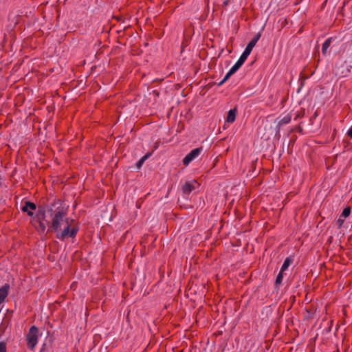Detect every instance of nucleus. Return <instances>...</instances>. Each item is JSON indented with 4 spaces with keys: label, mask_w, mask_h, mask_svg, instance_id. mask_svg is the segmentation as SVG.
Instances as JSON below:
<instances>
[{
    "label": "nucleus",
    "mask_w": 352,
    "mask_h": 352,
    "mask_svg": "<svg viewBox=\"0 0 352 352\" xmlns=\"http://www.w3.org/2000/svg\"><path fill=\"white\" fill-rule=\"evenodd\" d=\"M291 121V116L289 115H287L285 117H283L278 123L276 126V135L280 136V127L281 125L288 124Z\"/></svg>",
    "instance_id": "nucleus-9"
},
{
    "label": "nucleus",
    "mask_w": 352,
    "mask_h": 352,
    "mask_svg": "<svg viewBox=\"0 0 352 352\" xmlns=\"http://www.w3.org/2000/svg\"><path fill=\"white\" fill-rule=\"evenodd\" d=\"M153 93L156 95V96H159V92L157 91H153Z\"/></svg>",
    "instance_id": "nucleus-30"
},
{
    "label": "nucleus",
    "mask_w": 352,
    "mask_h": 352,
    "mask_svg": "<svg viewBox=\"0 0 352 352\" xmlns=\"http://www.w3.org/2000/svg\"><path fill=\"white\" fill-rule=\"evenodd\" d=\"M10 288V286L8 283H6L0 287V305L2 304L8 297Z\"/></svg>",
    "instance_id": "nucleus-8"
},
{
    "label": "nucleus",
    "mask_w": 352,
    "mask_h": 352,
    "mask_svg": "<svg viewBox=\"0 0 352 352\" xmlns=\"http://www.w3.org/2000/svg\"><path fill=\"white\" fill-rule=\"evenodd\" d=\"M298 131H299L300 133H302L303 129H302V128H301L300 126H298Z\"/></svg>",
    "instance_id": "nucleus-29"
},
{
    "label": "nucleus",
    "mask_w": 352,
    "mask_h": 352,
    "mask_svg": "<svg viewBox=\"0 0 352 352\" xmlns=\"http://www.w3.org/2000/svg\"><path fill=\"white\" fill-rule=\"evenodd\" d=\"M68 206L65 209L58 210L53 217L51 221H47V232H55L56 238L63 241L66 238L70 237L74 239L79 230L77 226L70 228L69 218L66 217Z\"/></svg>",
    "instance_id": "nucleus-1"
},
{
    "label": "nucleus",
    "mask_w": 352,
    "mask_h": 352,
    "mask_svg": "<svg viewBox=\"0 0 352 352\" xmlns=\"http://www.w3.org/2000/svg\"><path fill=\"white\" fill-rule=\"evenodd\" d=\"M283 272L281 270H280L279 273L278 274L275 282H274V288L276 289H278L280 287V284L282 283L283 279Z\"/></svg>",
    "instance_id": "nucleus-15"
},
{
    "label": "nucleus",
    "mask_w": 352,
    "mask_h": 352,
    "mask_svg": "<svg viewBox=\"0 0 352 352\" xmlns=\"http://www.w3.org/2000/svg\"><path fill=\"white\" fill-rule=\"evenodd\" d=\"M236 108H234L229 110L226 118V122H228V123L234 122L236 119Z\"/></svg>",
    "instance_id": "nucleus-10"
},
{
    "label": "nucleus",
    "mask_w": 352,
    "mask_h": 352,
    "mask_svg": "<svg viewBox=\"0 0 352 352\" xmlns=\"http://www.w3.org/2000/svg\"><path fill=\"white\" fill-rule=\"evenodd\" d=\"M293 261H294V257H292V256L287 257L285 259L283 264L282 265L280 270L282 272H285V270H287L288 269L289 266L293 263Z\"/></svg>",
    "instance_id": "nucleus-14"
},
{
    "label": "nucleus",
    "mask_w": 352,
    "mask_h": 352,
    "mask_svg": "<svg viewBox=\"0 0 352 352\" xmlns=\"http://www.w3.org/2000/svg\"><path fill=\"white\" fill-rule=\"evenodd\" d=\"M233 74L229 71L226 74V76H224V78H223V81H227L231 76H232Z\"/></svg>",
    "instance_id": "nucleus-23"
},
{
    "label": "nucleus",
    "mask_w": 352,
    "mask_h": 352,
    "mask_svg": "<svg viewBox=\"0 0 352 352\" xmlns=\"http://www.w3.org/2000/svg\"><path fill=\"white\" fill-rule=\"evenodd\" d=\"M203 147L200 146L192 149L188 153L182 160V163L185 166H188L192 161L197 158L202 152Z\"/></svg>",
    "instance_id": "nucleus-5"
},
{
    "label": "nucleus",
    "mask_w": 352,
    "mask_h": 352,
    "mask_svg": "<svg viewBox=\"0 0 352 352\" xmlns=\"http://www.w3.org/2000/svg\"><path fill=\"white\" fill-rule=\"evenodd\" d=\"M333 38L332 37H330V38H328L324 42V43L322 44V53L324 56H326L327 54V49L329 48V47L330 46L332 41H333Z\"/></svg>",
    "instance_id": "nucleus-16"
},
{
    "label": "nucleus",
    "mask_w": 352,
    "mask_h": 352,
    "mask_svg": "<svg viewBox=\"0 0 352 352\" xmlns=\"http://www.w3.org/2000/svg\"><path fill=\"white\" fill-rule=\"evenodd\" d=\"M230 3V0H223L222 6L226 7Z\"/></svg>",
    "instance_id": "nucleus-26"
},
{
    "label": "nucleus",
    "mask_w": 352,
    "mask_h": 352,
    "mask_svg": "<svg viewBox=\"0 0 352 352\" xmlns=\"http://www.w3.org/2000/svg\"><path fill=\"white\" fill-rule=\"evenodd\" d=\"M261 36V32H259L256 34L254 37L251 39V41L248 43L245 50L241 55L239 58H242L245 61L248 58V56L250 54L253 47L256 45L258 41L260 39Z\"/></svg>",
    "instance_id": "nucleus-4"
},
{
    "label": "nucleus",
    "mask_w": 352,
    "mask_h": 352,
    "mask_svg": "<svg viewBox=\"0 0 352 352\" xmlns=\"http://www.w3.org/2000/svg\"><path fill=\"white\" fill-rule=\"evenodd\" d=\"M351 214V208L349 206H347L344 208L342 210V214H340V217L346 218L348 217Z\"/></svg>",
    "instance_id": "nucleus-19"
},
{
    "label": "nucleus",
    "mask_w": 352,
    "mask_h": 352,
    "mask_svg": "<svg viewBox=\"0 0 352 352\" xmlns=\"http://www.w3.org/2000/svg\"><path fill=\"white\" fill-rule=\"evenodd\" d=\"M195 184H197V181L195 179L191 182H190V181L186 182L185 184L182 187V192L184 194H187V195L190 194L195 188Z\"/></svg>",
    "instance_id": "nucleus-7"
},
{
    "label": "nucleus",
    "mask_w": 352,
    "mask_h": 352,
    "mask_svg": "<svg viewBox=\"0 0 352 352\" xmlns=\"http://www.w3.org/2000/svg\"><path fill=\"white\" fill-rule=\"evenodd\" d=\"M344 221V220L343 217H340L337 220V225H338V229H340L342 226Z\"/></svg>",
    "instance_id": "nucleus-22"
},
{
    "label": "nucleus",
    "mask_w": 352,
    "mask_h": 352,
    "mask_svg": "<svg viewBox=\"0 0 352 352\" xmlns=\"http://www.w3.org/2000/svg\"><path fill=\"white\" fill-rule=\"evenodd\" d=\"M0 352H6V343L5 342H0Z\"/></svg>",
    "instance_id": "nucleus-21"
},
{
    "label": "nucleus",
    "mask_w": 352,
    "mask_h": 352,
    "mask_svg": "<svg viewBox=\"0 0 352 352\" xmlns=\"http://www.w3.org/2000/svg\"><path fill=\"white\" fill-rule=\"evenodd\" d=\"M292 298V302H294L295 301V296H293Z\"/></svg>",
    "instance_id": "nucleus-31"
},
{
    "label": "nucleus",
    "mask_w": 352,
    "mask_h": 352,
    "mask_svg": "<svg viewBox=\"0 0 352 352\" xmlns=\"http://www.w3.org/2000/svg\"><path fill=\"white\" fill-rule=\"evenodd\" d=\"M11 318H12L11 314L6 315L4 317V318H3V320L2 322H1L2 326H6V327H8L10 324Z\"/></svg>",
    "instance_id": "nucleus-18"
},
{
    "label": "nucleus",
    "mask_w": 352,
    "mask_h": 352,
    "mask_svg": "<svg viewBox=\"0 0 352 352\" xmlns=\"http://www.w3.org/2000/svg\"><path fill=\"white\" fill-rule=\"evenodd\" d=\"M47 349V344L44 343L39 352H45Z\"/></svg>",
    "instance_id": "nucleus-25"
},
{
    "label": "nucleus",
    "mask_w": 352,
    "mask_h": 352,
    "mask_svg": "<svg viewBox=\"0 0 352 352\" xmlns=\"http://www.w3.org/2000/svg\"><path fill=\"white\" fill-rule=\"evenodd\" d=\"M67 206L60 199H54L49 204L39 205L34 217L36 221H45L47 223L53 219V217L58 210L65 209Z\"/></svg>",
    "instance_id": "nucleus-2"
},
{
    "label": "nucleus",
    "mask_w": 352,
    "mask_h": 352,
    "mask_svg": "<svg viewBox=\"0 0 352 352\" xmlns=\"http://www.w3.org/2000/svg\"><path fill=\"white\" fill-rule=\"evenodd\" d=\"M36 209V205L30 201H25L24 205L21 207L22 212H26L27 214L31 217L34 216V213L32 210H35Z\"/></svg>",
    "instance_id": "nucleus-6"
},
{
    "label": "nucleus",
    "mask_w": 352,
    "mask_h": 352,
    "mask_svg": "<svg viewBox=\"0 0 352 352\" xmlns=\"http://www.w3.org/2000/svg\"><path fill=\"white\" fill-rule=\"evenodd\" d=\"M245 60L239 58L236 63L229 70L232 74H235L239 68L243 65Z\"/></svg>",
    "instance_id": "nucleus-12"
},
{
    "label": "nucleus",
    "mask_w": 352,
    "mask_h": 352,
    "mask_svg": "<svg viewBox=\"0 0 352 352\" xmlns=\"http://www.w3.org/2000/svg\"><path fill=\"white\" fill-rule=\"evenodd\" d=\"M38 222V226L40 228V232L44 233L46 230V226H47L45 221H37Z\"/></svg>",
    "instance_id": "nucleus-20"
},
{
    "label": "nucleus",
    "mask_w": 352,
    "mask_h": 352,
    "mask_svg": "<svg viewBox=\"0 0 352 352\" xmlns=\"http://www.w3.org/2000/svg\"><path fill=\"white\" fill-rule=\"evenodd\" d=\"M152 155V152H148L142 157L136 163L135 166L138 169H140L144 162Z\"/></svg>",
    "instance_id": "nucleus-13"
},
{
    "label": "nucleus",
    "mask_w": 352,
    "mask_h": 352,
    "mask_svg": "<svg viewBox=\"0 0 352 352\" xmlns=\"http://www.w3.org/2000/svg\"><path fill=\"white\" fill-rule=\"evenodd\" d=\"M346 134L349 137L352 138V126L348 130Z\"/></svg>",
    "instance_id": "nucleus-27"
},
{
    "label": "nucleus",
    "mask_w": 352,
    "mask_h": 352,
    "mask_svg": "<svg viewBox=\"0 0 352 352\" xmlns=\"http://www.w3.org/2000/svg\"><path fill=\"white\" fill-rule=\"evenodd\" d=\"M7 327L6 326H2V324H1V327H0V336H1L2 333H3L6 329Z\"/></svg>",
    "instance_id": "nucleus-24"
},
{
    "label": "nucleus",
    "mask_w": 352,
    "mask_h": 352,
    "mask_svg": "<svg viewBox=\"0 0 352 352\" xmlns=\"http://www.w3.org/2000/svg\"><path fill=\"white\" fill-rule=\"evenodd\" d=\"M38 329L36 326H32L27 334V345L30 350H33L38 342Z\"/></svg>",
    "instance_id": "nucleus-3"
},
{
    "label": "nucleus",
    "mask_w": 352,
    "mask_h": 352,
    "mask_svg": "<svg viewBox=\"0 0 352 352\" xmlns=\"http://www.w3.org/2000/svg\"><path fill=\"white\" fill-rule=\"evenodd\" d=\"M245 60L239 58L236 63L229 70L232 74H235L239 68L243 65Z\"/></svg>",
    "instance_id": "nucleus-11"
},
{
    "label": "nucleus",
    "mask_w": 352,
    "mask_h": 352,
    "mask_svg": "<svg viewBox=\"0 0 352 352\" xmlns=\"http://www.w3.org/2000/svg\"><path fill=\"white\" fill-rule=\"evenodd\" d=\"M226 81H223V79H222L219 83L218 86H221Z\"/></svg>",
    "instance_id": "nucleus-28"
},
{
    "label": "nucleus",
    "mask_w": 352,
    "mask_h": 352,
    "mask_svg": "<svg viewBox=\"0 0 352 352\" xmlns=\"http://www.w3.org/2000/svg\"><path fill=\"white\" fill-rule=\"evenodd\" d=\"M350 68H352V67L349 65H348L346 63H344L342 64L340 69H346V72H344V70H342L340 72V74L342 76H348V74L350 72Z\"/></svg>",
    "instance_id": "nucleus-17"
}]
</instances>
